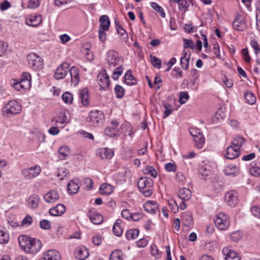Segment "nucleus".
<instances>
[{"label": "nucleus", "instance_id": "1", "mask_svg": "<svg viewBox=\"0 0 260 260\" xmlns=\"http://www.w3.org/2000/svg\"><path fill=\"white\" fill-rule=\"evenodd\" d=\"M20 246L27 253L35 254L39 251L42 244L39 240L30 238L26 235H21L18 238Z\"/></svg>", "mask_w": 260, "mask_h": 260}, {"label": "nucleus", "instance_id": "2", "mask_svg": "<svg viewBox=\"0 0 260 260\" xmlns=\"http://www.w3.org/2000/svg\"><path fill=\"white\" fill-rule=\"evenodd\" d=\"M21 106L15 101H10L2 108L3 115L7 117L19 113L21 111Z\"/></svg>", "mask_w": 260, "mask_h": 260}, {"label": "nucleus", "instance_id": "3", "mask_svg": "<svg viewBox=\"0 0 260 260\" xmlns=\"http://www.w3.org/2000/svg\"><path fill=\"white\" fill-rule=\"evenodd\" d=\"M29 67L34 70H40L43 67L42 58L35 53H30L27 56Z\"/></svg>", "mask_w": 260, "mask_h": 260}, {"label": "nucleus", "instance_id": "4", "mask_svg": "<svg viewBox=\"0 0 260 260\" xmlns=\"http://www.w3.org/2000/svg\"><path fill=\"white\" fill-rule=\"evenodd\" d=\"M216 226L220 230L227 229L230 225L229 217L223 213H219L214 219Z\"/></svg>", "mask_w": 260, "mask_h": 260}, {"label": "nucleus", "instance_id": "5", "mask_svg": "<svg viewBox=\"0 0 260 260\" xmlns=\"http://www.w3.org/2000/svg\"><path fill=\"white\" fill-rule=\"evenodd\" d=\"M41 171L40 167L36 165L32 167L22 170L21 174L25 179H30L38 176L41 173Z\"/></svg>", "mask_w": 260, "mask_h": 260}, {"label": "nucleus", "instance_id": "6", "mask_svg": "<svg viewBox=\"0 0 260 260\" xmlns=\"http://www.w3.org/2000/svg\"><path fill=\"white\" fill-rule=\"evenodd\" d=\"M89 121L94 126H98L104 119V113L101 111H91L89 114Z\"/></svg>", "mask_w": 260, "mask_h": 260}, {"label": "nucleus", "instance_id": "7", "mask_svg": "<svg viewBox=\"0 0 260 260\" xmlns=\"http://www.w3.org/2000/svg\"><path fill=\"white\" fill-rule=\"evenodd\" d=\"M69 63L63 62L55 70L54 77L57 80L63 79L69 72Z\"/></svg>", "mask_w": 260, "mask_h": 260}, {"label": "nucleus", "instance_id": "8", "mask_svg": "<svg viewBox=\"0 0 260 260\" xmlns=\"http://www.w3.org/2000/svg\"><path fill=\"white\" fill-rule=\"evenodd\" d=\"M97 77L99 81V84L101 87L100 89L105 90L110 85V80L106 71L101 72L98 74Z\"/></svg>", "mask_w": 260, "mask_h": 260}, {"label": "nucleus", "instance_id": "9", "mask_svg": "<svg viewBox=\"0 0 260 260\" xmlns=\"http://www.w3.org/2000/svg\"><path fill=\"white\" fill-rule=\"evenodd\" d=\"M120 57L118 56L117 52L110 50L108 52L107 60L108 62L109 67H114L118 64L120 61Z\"/></svg>", "mask_w": 260, "mask_h": 260}, {"label": "nucleus", "instance_id": "10", "mask_svg": "<svg viewBox=\"0 0 260 260\" xmlns=\"http://www.w3.org/2000/svg\"><path fill=\"white\" fill-rule=\"evenodd\" d=\"M244 19V16L238 15L233 22L234 29L238 31H243L247 26Z\"/></svg>", "mask_w": 260, "mask_h": 260}, {"label": "nucleus", "instance_id": "11", "mask_svg": "<svg viewBox=\"0 0 260 260\" xmlns=\"http://www.w3.org/2000/svg\"><path fill=\"white\" fill-rule=\"evenodd\" d=\"M225 201L229 206H235L238 202L237 192L233 190L226 192L225 195Z\"/></svg>", "mask_w": 260, "mask_h": 260}, {"label": "nucleus", "instance_id": "12", "mask_svg": "<svg viewBox=\"0 0 260 260\" xmlns=\"http://www.w3.org/2000/svg\"><path fill=\"white\" fill-rule=\"evenodd\" d=\"M88 216L90 220L94 224H100L103 221V217L94 210H89Z\"/></svg>", "mask_w": 260, "mask_h": 260}, {"label": "nucleus", "instance_id": "13", "mask_svg": "<svg viewBox=\"0 0 260 260\" xmlns=\"http://www.w3.org/2000/svg\"><path fill=\"white\" fill-rule=\"evenodd\" d=\"M222 252L226 256L225 260H241L239 254L229 247L223 248Z\"/></svg>", "mask_w": 260, "mask_h": 260}, {"label": "nucleus", "instance_id": "14", "mask_svg": "<svg viewBox=\"0 0 260 260\" xmlns=\"http://www.w3.org/2000/svg\"><path fill=\"white\" fill-rule=\"evenodd\" d=\"M153 182L152 179L149 177H141L138 181L137 185L139 189L147 188H152Z\"/></svg>", "mask_w": 260, "mask_h": 260}, {"label": "nucleus", "instance_id": "15", "mask_svg": "<svg viewBox=\"0 0 260 260\" xmlns=\"http://www.w3.org/2000/svg\"><path fill=\"white\" fill-rule=\"evenodd\" d=\"M40 260H60V256L58 251L50 250L45 252L43 258Z\"/></svg>", "mask_w": 260, "mask_h": 260}, {"label": "nucleus", "instance_id": "16", "mask_svg": "<svg viewBox=\"0 0 260 260\" xmlns=\"http://www.w3.org/2000/svg\"><path fill=\"white\" fill-rule=\"evenodd\" d=\"M145 211L150 213H155L158 210L157 203L154 201H148L143 205Z\"/></svg>", "mask_w": 260, "mask_h": 260}, {"label": "nucleus", "instance_id": "17", "mask_svg": "<svg viewBox=\"0 0 260 260\" xmlns=\"http://www.w3.org/2000/svg\"><path fill=\"white\" fill-rule=\"evenodd\" d=\"M240 154V151L238 148L233 145H230L226 149L225 157L229 159H233L238 157Z\"/></svg>", "mask_w": 260, "mask_h": 260}, {"label": "nucleus", "instance_id": "18", "mask_svg": "<svg viewBox=\"0 0 260 260\" xmlns=\"http://www.w3.org/2000/svg\"><path fill=\"white\" fill-rule=\"evenodd\" d=\"M70 74L71 77V82L74 85H77L79 81V70L77 67H72L69 70Z\"/></svg>", "mask_w": 260, "mask_h": 260}, {"label": "nucleus", "instance_id": "19", "mask_svg": "<svg viewBox=\"0 0 260 260\" xmlns=\"http://www.w3.org/2000/svg\"><path fill=\"white\" fill-rule=\"evenodd\" d=\"M88 255V251L85 246L79 247L76 249L75 256L79 260H84Z\"/></svg>", "mask_w": 260, "mask_h": 260}, {"label": "nucleus", "instance_id": "20", "mask_svg": "<svg viewBox=\"0 0 260 260\" xmlns=\"http://www.w3.org/2000/svg\"><path fill=\"white\" fill-rule=\"evenodd\" d=\"M44 199L47 203H54L59 199V194L56 191L52 190L45 194Z\"/></svg>", "mask_w": 260, "mask_h": 260}, {"label": "nucleus", "instance_id": "21", "mask_svg": "<svg viewBox=\"0 0 260 260\" xmlns=\"http://www.w3.org/2000/svg\"><path fill=\"white\" fill-rule=\"evenodd\" d=\"M66 207L63 204H58L55 207L49 210V213L52 216H60L62 215L65 211Z\"/></svg>", "mask_w": 260, "mask_h": 260}, {"label": "nucleus", "instance_id": "22", "mask_svg": "<svg viewBox=\"0 0 260 260\" xmlns=\"http://www.w3.org/2000/svg\"><path fill=\"white\" fill-rule=\"evenodd\" d=\"M178 196L182 201H188L191 197V192L188 188L182 187L178 190Z\"/></svg>", "mask_w": 260, "mask_h": 260}, {"label": "nucleus", "instance_id": "23", "mask_svg": "<svg viewBox=\"0 0 260 260\" xmlns=\"http://www.w3.org/2000/svg\"><path fill=\"white\" fill-rule=\"evenodd\" d=\"M209 167H210L207 165L200 167L199 173L202 179L206 180L207 177L210 176L211 171L209 169Z\"/></svg>", "mask_w": 260, "mask_h": 260}, {"label": "nucleus", "instance_id": "24", "mask_svg": "<svg viewBox=\"0 0 260 260\" xmlns=\"http://www.w3.org/2000/svg\"><path fill=\"white\" fill-rule=\"evenodd\" d=\"M124 82L128 85H133L137 84V79L132 75V71L128 70L124 76Z\"/></svg>", "mask_w": 260, "mask_h": 260}, {"label": "nucleus", "instance_id": "25", "mask_svg": "<svg viewBox=\"0 0 260 260\" xmlns=\"http://www.w3.org/2000/svg\"><path fill=\"white\" fill-rule=\"evenodd\" d=\"M41 15H31L29 18L26 19V23L31 26H37L41 23Z\"/></svg>", "mask_w": 260, "mask_h": 260}, {"label": "nucleus", "instance_id": "26", "mask_svg": "<svg viewBox=\"0 0 260 260\" xmlns=\"http://www.w3.org/2000/svg\"><path fill=\"white\" fill-rule=\"evenodd\" d=\"M99 28L104 30H108L110 25V21L108 16L102 15L99 20Z\"/></svg>", "mask_w": 260, "mask_h": 260}, {"label": "nucleus", "instance_id": "27", "mask_svg": "<svg viewBox=\"0 0 260 260\" xmlns=\"http://www.w3.org/2000/svg\"><path fill=\"white\" fill-rule=\"evenodd\" d=\"M39 200V197L37 194H32L27 200L28 207L31 209H36L38 206Z\"/></svg>", "mask_w": 260, "mask_h": 260}, {"label": "nucleus", "instance_id": "28", "mask_svg": "<svg viewBox=\"0 0 260 260\" xmlns=\"http://www.w3.org/2000/svg\"><path fill=\"white\" fill-rule=\"evenodd\" d=\"M223 171L225 175L235 177L238 175L239 169L235 166L230 165L227 166Z\"/></svg>", "mask_w": 260, "mask_h": 260}, {"label": "nucleus", "instance_id": "29", "mask_svg": "<svg viewBox=\"0 0 260 260\" xmlns=\"http://www.w3.org/2000/svg\"><path fill=\"white\" fill-rule=\"evenodd\" d=\"M79 186L74 180H71L68 184V192L70 194H76L78 192Z\"/></svg>", "mask_w": 260, "mask_h": 260}, {"label": "nucleus", "instance_id": "30", "mask_svg": "<svg viewBox=\"0 0 260 260\" xmlns=\"http://www.w3.org/2000/svg\"><path fill=\"white\" fill-rule=\"evenodd\" d=\"M113 191V186L107 183L102 184L100 188V192L102 195H109L111 194Z\"/></svg>", "mask_w": 260, "mask_h": 260}, {"label": "nucleus", "instance_id": "31", "mask_svg": "<svg viewBox=\"0 0 260 260\" xmlns=\"http://www.w3.org/2000/svg\"><path fill=\"white\" fill-rule=\"evenodd\" d=\"M246 141V139L239 135L236 136L232 142V145L240 150L242 145Z\"/></svg>", "mask_w": 260, "mask_h": 260}, {"label": "nucleus", "instance_id": "32", "mask_svg": "<svg viewBox=\"0 0 260 260\" xmlns=\"http://www.w3.org/2000/svg\"><path fill=\"white\" fill-rule=\"evenodd\" d=\"M80 98L83 106H87L89 104L88 91L87 88H84L80 91Z\"/></svg>", "mask_w": 260, "mask_h": 260}, {"label": "nucleus", "instance_id": "33", "mask_svg": "<svg viewBox=\"0 0 260 260\" xmlns=\"http://www.w3.org/2000/svg\"><path fill=\"white\" fill-rule=\"evenodd\" d=\"M100 156L103 159H110L114 155V152L111 149L105 148L99 152Z\"/></svg>", "mask_w": 260, "mask_h": 260}, {"label": "nucleus", "instance_id": "34", "mask_svg": "<svg viewBox=\"0 0 260 260\" xmlns=\"http://www.w3.org/2000/svg\"><path fill=\"white\" fill-rule=\"evenodd\" d=\"M124 254L119 249L113 251L110 254L109 260H123Z\"/></svg>", "mask_w": 260, "mask_h": 260}, {"label": "nucleus", "instance_id": "35", "mask_svg": "<svg viewBox=\"0 0 260 260\" xmlns=\"http://www.w3.org/2000/svg\"><path fill=\"white\" fill-rule=\"evenodd\" d=\"M52 121H54L56 123H60L61 124H64L68 122L69 120L66 113L61 112L56 117L54 118Z\"/></svg>", "mask_w": 260, "mask_h": 260}, {"label": "nucleus", "instance_id": "36", "mask_svg": "<svg viewBox=\"0 0 260 260\" xmlns=\"http://www.w3.org/2000/svg\"><path fill=\"white\" fill-rule=\"evenodd\" d=\"M193 140L195 143V146L197 148L201 149L203 147L205 141L203 134L195 137L193 138Z\"/></svg>", "mask_w": 260, "mask_h": 260}, {"label": "nucleus", "instance_id": "37", "mask_svg": "<svg viewBox=\"0 0 260 260\" xmlns=\"http://www.w3.org/2000/svg\"><path fill=\"white\" fill-rule=\"evenodd\" d=\"M139 231L137 229H132L126 233V238L128 240L136 239L139 235Z\"/></svg>", "mask_w": 260, "mask_h": 260}, {"label": "nucleus", "instance_id": "38", "mask_svg": "<svg viewBox=\"0 0 260 260\" xmlns=\"http://www.w3.org/2000/svg\"><path fill=\"white\" fill-rule=\"evenodd\" d=\"M116 29L117 32L120 35L121 40L124 42H126L128 39V35L122 25H118V27Z\"/></svg>", "mask_w": 260, "mask_h": 260}, {"label": "nucleus", "instance_id": "39", "mask_svg": "<svg viewBox=\"0 0 260 260\" xmlns=\"http://www.w3.org/2000/svg\"><path fill=\"white\" fill-rule=\"evenodd\" d=\"M151 7L157 12L159 13L161 17L165 18L166 16V14L164 12L163 8L159 6L155 2H151L150 3Z\"/></svg>", "mask_w": 260, "mask_h": 260}, {"label": "nucleus", "instance_id": "40", "mask_svg": "<svg viewBox=\"0 0 260 260\" xmlns=\"http://www.w3.org/2000/svg\"><path fill=\"white\" fill-rule=\"evenodd\" d=\"M9 240V234L0 227V243L6 244Z\"/></svg>", "mask_w": 260, "mask_h": 260}, {"label": "nucleus", "instance_id": "41", "mask_svg": "<svg viewBox=\"0 0 260 260\" xmlns=\"http://www.w3.org/2000/svg\"><path fill=\"white\" fill-rule=\"evenodd\" d=\"M144 174L150 175L152 177L155 178L157 176V173L156 170L152 166H146L143 170Z\"/></svg>", "mask_w": 260, "mask_h": 260}, {"label": "nucleus", "instance_id": "42", "mask_svg": "<svg viewBox=\"0 0 260 260\" xmlns=\"http://www.w3.org/2000/svg\"><path fill=\"white\" fill-rule=\"evenodd\" d=\"M116 128L114 127L108 126L105 129V134L110 137L116 136L118 135Z\"/></svg>", "mask_w": 260, "mask_h": 260}, {"label": "nucleus", "instance_id": "43", "mask_svg": "<svg viewBox=\"0 0 260 260\" xmlns=\"http://www.w3.org/2000/svg\"><path fill=\"white\" fill-rule=\"evenodd\" d=\"M59 154L62 156L64 159L66 156H68L70 153V148L67 146H63L60 147L58 149Z\"/></svg>", "mask_w": 260, "mask_h": 260}, {"label": "nucleus", "instance_id": "44", "mask_svg": "<svg viewBox=\"0 0 260 260\" xmlns=\"http://www.w3.org/2000/svg\"><path fill=\"white\" fill-rule=\"evenodd\" d=\"M116 96L118 99L122 98L124 94V89L120 85L117 84L115 87Z\"/></svg>", "mask_w": 260, "mask_h": 260}, {"label": "nucleus", "instance_id": "45", "mask_svg": "<svg viewBox=\"0 0 260 260\" xmlns=\"http://www.w3.org/2000/svg\"><path fill=\"white\" fill-rule=\"evenodd\" d=\"M123 72V68L121 65L118 67L116 68L114 71L112 76V78L114 80H118L119 76L122 74Z\"/></svg>", "mask_w": 260, "mask_h": 260}, {"label": "nucleus", "instance_id": "46", "mask_svg": "<svg viewBox=\"0 0 260 260\" xmlns=\"http://www.w3.org/2000/svg\"><path fill=\"white\" fill-rule=\"evenodd\" d=\"M190 56V53H189L188 57H181L180 58V64L183 70H187L189 66V61Z\"/></svg>", "mask_w": 260, "mask_h": 260}, {"label": "nucleus", "instance_id": "47", "mask_svg": "<svg viewBox=\"0 0 260 260\" xmlns=\"http://www.w3.org/2000/svg\"><path fill=\"white\" fill-rule=\"evenodd\" d=\"M245 98L247 102L250 105L254 104L256 102V98L252 92H247L245 94Z\"/></svg>", "mask_w": 260, "mask_h": 260}, {"label": "nucleus", "instance_id": "48", "mask_svg": "<svg viewBox=\"0 0 260 260\" xmlns=\"http://www.w3.org/2000/svg\"><path fill=\"white\" fill-rule=\"evenodd\" d=\"M182 219L186 221L185 225H189L192 221V217L190 212H184L182 214Z\"/></svg>", "mask_w": 260, "mask_h": 260}, {"label": "nucleus", "instance_id": "49", "mask_svg": "<svg viewBox=\"0 0 260 260\" xmlns=\"http://www.w3.org/2000/svg\"><path fill=\"white\" fill-rule=\"evenodd\" d=\"M62 99L64 103L71 104L73 100V95L69 92H66L62 94Z\"/></svg>", "mask_w": 260, "mask_h": 260}, {"label": "nucleus", "instance_id": "50", "mask_svg": "<svg viewBox=\"0 0 260 260\" xmlns=\"http://www.w3.org/2000/svg\"><path fill=\"white\" fill-rule=\"evenodd\" d=\"M189 96L186 91H181L180 93L179 102L181 104H185L189 99Z\"/></svg>", "mask_w": 260, "mask_h": 260}, {"label": "nucleus", "instance_id": "51", "mask_svg": "<svg viewBox=\"0 0 260 260\" xmlns=\"http://www.w3.org/2000/svg\"><path fill=\"white\" fill-rule=\"evenodd\" d=\"M69 174V172L67 169H66L65 168H61L58 169L57 176L58 177H60V179L62 180Z\"/></svg>", "mask_w": 260, "mask_h": 260}, {"label": "nucleus", "instance_id": "52", "mask_svg": "<svg viewBox=\"0 0 260 260\" xmlns=\"http://www.w3.org/2000/svg\"><path fill=\"white\" fill-rule=\"evenodd\" d=\"M189 6V2L188 0H181L178 4V9L183 10L185 12Z\"/></svg>", "mask_w": 260, "mask_h": 260}, {"label": "nucleus", "instance_id": "53", "mask_svg": "<svg viewBox=\"0 0 260 260\" xmlns=\"http://www.w3.org/2000/svg\"><path fill=\"white\" fill-rule=\"evenodd\" d=\"M151 62L154 67H157L159 69L161 67V61L160 59L157 58L156 56L151 55L150 56Z\"/></svg>", "mask_w": 260, "mask_h": 260}, {"label": "nucleus", "instance_id": "54", "mask_svg": "<svg viewBox=\"0 0 260 260\" xmlns=\"http://www.w3.org/2000/svg\"><path fill=\"white\" fill-rule=\"evenodd\" d=\"M108 30H104L102 28H99V40L103 43L105 42L107 39V34L106 31Z\"/></svg>", "mask_w": 260, "mask_h": 260}, {"label": "nucleus", "instance_id": "55", "mask_svg": "<svg viewBox=\"0 0 260 260\" xmlns=\"http://www.w3.org/2000/svg\"><path fill=\"white\" fill-rule=\"evenodd\" d=\"M40 227L43 230H49L51 228V223L49 221L43 219L40 222Z\"/></svg>", "mask_w": 260, "mask_h": 260}, {"label": "nucleus", "instance_id": "56", "mask_svg": "<svg viewBox=\"0 0 260 260\" xmlns=\"http://www.w3.org/2000/svg\"><path fill=\"white\" fill-rule=\"evenodd\" d=\"M150 252L151 254L156 258L160 257V254L159 253L158 249L155 245H151Z\"/></svg>", "mask_w": 260, "mask_h": 260}, {"label": "nucleus", "instance_id": "57", "mask_svg": "<svg viewBox=\"0 0 260 260\" xmlns=\"http://www.w3.org/2000/svg\"><path fill=\"white\" fill-rule=\"evenodd\" d=\"M183 40L184 42L183 47L184 48L194 49V43L192 40L187 39H183Z\"/></svg>", "mask_w": 260, "mask_h": 260}, {"label": "nucleus", "instance_id": "58", "mask_svg": "<svg viewBox=\"0 0 260 260\" xmlns=\"http://www.w3.org/2000/svg\"><path fill=\"white\" fill-rule=\"evenodd\" d=\"M250 173L254 176H260V167L257 166H253L249 169Z\"/></svg>", "mask_w": 260, "mask_h": 260}, {"label": "nucleus", "instance_id": "59", "mask_svg": "<svg viewBox=\"0 0 260 260\" xmlns=\"http://www.w3.org/2000/svg\"><path fill=\"white\" fill-rule=\"evenodd\" d=\"M164 107L165 108L164 117H167L171 114L173 109L172 108V106L169 104H164Z\"/></svg>", "mask_w": 260, "mask_h": 260}, {"label": "nucleus", "instance_id": "60", "mask_svg": "<svg viewBox=\"0 0 260 260\" xmlns=\"http://www.w3.org/2000/svg\"><path fill=\"white\" fill-rule=\"evenodd\" d=\"M8 44L3 41L0 42V56H3L6 53L8 49Z\"/></svg>", "mask_w": 260, "mask_h": 260}, {"label": "nucleus", "instance_id": "61", "mask_svg": "<svg viewBox=\"0 0 260 260\" xmlns=\"http://www.w3.org/2000/svg\"><path fill=\"white\" fill-rule=\"evenodd\" d=\"M241 53L243 56L244 61L246 62H249L251 60V58L249 55L248 49L247 48L242 49Z\"/></svg>", "mask_w": 260, "mask_h": 260}, {"label": "nucleus", "instance_id": "62", "mask_svg": "<svg viewBox=\"0 0 260 260\" xmlns=\"http://www.w3.org/2000/svg\"><path fill=\"white\" fill-rule=\"evenodd\" d=\"M40 4L39 0H29L28 3V7L30 9H35L39 6Z\"/></svg>", "mask_w": 260, "mask_h": 260}, {"label": "nucleus", "instance_id": "63", "mask_svg": "<svg viewBox=\"0 0 260 260\" xmlns=\"http://www.w3.org/2000/svg\"><path fill=\"white\" fill-rule=\"evenodd\" d=\"M190 134H191L193 138H194L195 137H197L199 136V135L203 134L201 132V129L197 127L191 128L190 129Z\"/></svg>", "mask_w": 260, "mask_h": 260}, {"label": "nucleus", "instance_id": "64", "mask_svg": "<svg viewBox=\"0 0 260 260\" xmlns=\"http://www.w3.org/2000/svg\"><path fill=\"white\" fill-rule=\"evenodd\" d=\"M252 214L256 217L260 218V208L257 206H253L251 208Z\"/></svg>", "mask_w": 260, "mask_h": 260}]
</instances>
